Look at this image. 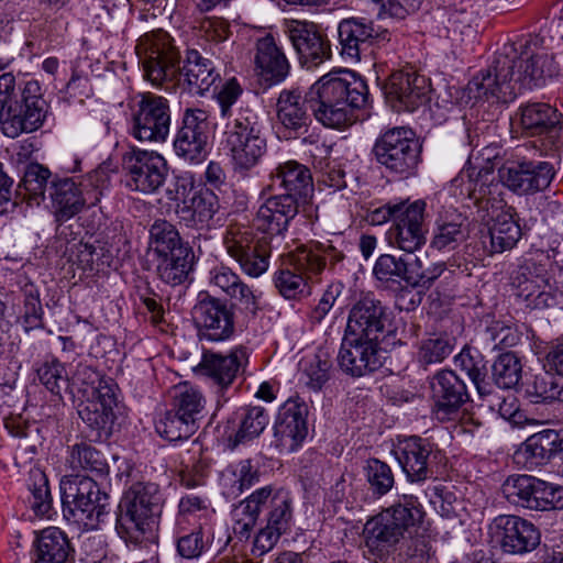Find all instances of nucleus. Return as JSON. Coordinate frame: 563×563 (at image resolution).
<instances>
[{
    "label": "nucleus",
    "mask_w": 563,
    "mask_h": 563,
    "mask_svg": "<svg viewBox=\"0 0 563 563\" xmlns=\"http://www.w3.org/2000/svg\"><path fill=\"white\" fill-rule=\"evenodd\" d=\"M368 87L351 70L329 73L317 80L303 96L299 89H283L276 102V117L286 139H296L308 131L311 117L324 126L343 129L351 124L353 110L365 107Z\"/></svg>",
    "instance_id": "1"
},
{
    "label": "nucleus",
    "mask_w": 563,
    "mask_h": 563,
    "mask_svg": "<svg viewBox=\"0 0 563 563\" xmlns=\"http://www.w3.org/2000/svg\"><path fill=\"white\" fill-rule=\"evenodd\" d=\"M560 74L554 57L544 47V38L528 34L519 41L505 45L495 56L492 66L468 84L476 97H495L501 101L516 98L523 89L544 84L547 78Z\"/></svg>",
    "instance_id": "2"
},
{
    "label": "nucleus",
    "mask_w": 563,
    "mask_h": 563,
    "mask_svg": "<svg viewBox=\"0 0 563 563\" xmlns=\"http://www.w3.org/2000/svg\"><path fill=\"white\" fill-rule=\"evenodd\" d=\"M163 509V496L154 483H135L122 496L115 520V531L135 548L155 539V530Z\"/></svg>",
    "instance_id": "3"
},
{
    "label": "nucleus",
    "mask_w": 563,
    "mask_h": 563,
    "mask_svg": "<svg viewBox=\"0 0 563 563\" xmlns=\"http://www.w3.org/2000/svg\"><path fill=\"white\" fill-rule=\"evenodd\" d=\"M51 176L48 168L37 164V187H43L37 198L44 199L45 192H48L58 222L71 219L86 206H96L107 187V176L102 170L88 174L80 184L73 178L54 177L49 180Z\"/></svg>",
    "instance_id": "4"
},
{
    "label": "nucleus",
    "mask_w": 563,
    "mask_h": 563,
    "mask_svg": "<svg viewBox=\"0 0 563 563\" xmlns=\"http://www.w3.org/2000/svg\"><path fill=\"white\" fill-rule=\"evenodd\" d=\"M423 517V508L416 496L400 495L397 501L365 523L367 547L372 551L388 554L401 540L417 530Z\"/></svg>",
    "instance_id": "5"
},
{
    "label": "nucleus",
    "mask_w": 563,
    "mask_h": 563,
    "mask_svg": "<svg viewBox=\"0 0 563 563\" xmlns=\"http://www.w3.org/2000/svg\"><path fill=\"white\" fill-rule=\"evenodd\" d=\"M344 253L331 242L312 243L299 249L291 258L290 267L280 268L274 274V285L286 299H298L310 295L308 279L319 275L325 267H334L343 261Z\"/></svg>",
    "instance_id": "6"
},
{
    "label": "nucleus",
    "mask_w": 563,
    "mask_h": 563,
    "mask_svg": "<svg viewBox=\"0 0 563 563\" xmlns=\"http://www.w3.org/2000/svg\"><path fill=\"white\" fill-rule=\"evenodd\" d=\"M224 123L223 148L228 152L235 174L247 176L265 156L267 140L258 113L244 111Z\"/></svg>",
    "instance_id": "7"
},
{
    "label": "nucleus",
    "mask_w": 563,
    "mask_h": 563,
    "mask_svg": "<svg viewBox=\"0 0 563 563\" xmlns=\"http://www.w3.org/2000/svg\"><path fill=\"white\" fill-rule=\"evenodd\" d=\"M136 52L143 66L144 78L153 86L173 82L180 74V52L174 38L158 29L140 37Z\"/></svg>",
    "instance_id": "8"
},
{
    "label": "nucleus",
    "mask_w": 563,
    "mask_h": 563,
    "mask_svg": "<svg viewBox=\"0 0 563 563\" xmlns=\"http://www.w3.org/2000/svg\"><path fill=\"white\" fill-rule=\"evenodd\" d=\"M60 492L64 510L85 526H98L110 511V496L89 476L60 482Z\"/></svg>",
    "instance_id": "9"
},
{
    "label": "nucleus",
    "mask_w": 563,
    "mask_h": 563,
    "mask_svg": "<svg viewBox=\"0 0 563 563\" xmlns=\"http://www.w3.org/2000/svg\"><path fill=\"white\" fill-rule=\"evenodd\" d=\"M373 153L388 173L408 178L420 163L421 146L410 129L393 128L375 142Z\"/></svg>",
    "instance_id": "10"
},
{
    "label": "nucleus",
    "mask_w": 563,
    "mask_h": 563,
    "mask_svg": "<svg viewBox=\"0 0 563 563\" xmlns=\"http://www.w3.org/2000/svg\"><path fill=\"white\" fill-rule=\"evenodd\" d=\"M15 78L11 73L0 75V125L4 135L16 137L35 131V84L27 81L20 99H14Z\"/></svg>",
    "instance_id": "11"
},
{
    "label": "nucleus",
    "mask_w": 563,
    "mask_h": 563,
    "mask_svg": "<svg viewBox=\"0 0 563 563\" xmlns=\"http://www.w3.org/2000/svg\"><path fill=\"white\" fill-rule=\"evenodd\" d=\"M520 125L529 136H537L536 147L545 155L563 150V114L545 102H531L520 107Z\"/></svg>",
    "instance_id": "12"
},
{
    "label": "nucleus",
    "mask_w": 563,
    "mask_h": 563,
    "mask_svg": "<svg viewBox=\"0 0 563 563\" xmlns=\"http://www.w3.org/2000/svg\"><path fill=\"white\" fill-rule=\"evenodd\" d=\"M121 164L125 187L144 195L156 192L168 174L167 163L161 154L135 146L122 154Z\"/></svg>",
    "instance_id": "13"
},
{
    "label": "nucleus",
    "mask_w": 563,
    "mask_h": 563,
    "mask_svg": "<svg viewBox=\"0 0 563 563\" xmlns=\"http://www.w3.org/2000/svg\"><path fill=\"white\" fill-rule=\"evenodd\" d=\"M551 265L550 255L536 251L518 266L512 275V285L517 296L522 298L531 309L550 307L553 296L547 290L549 284L548 268Z\"/></svg>",
    "instance_id": "14"
},
{
    "label": "nucleus",
    "mask_w": 563,
    "mask_h": 563,
    "mask_svg": "<svg viewBox=\"0 0 563 563\" xmlns=\"http://www.w3.org/2000/svg\"><path fill=\"white\" fill-rule=\"evenodd\" d=\"M553 163L519 158L509 161L499 169L503 184L519 196H531L547 190L556 176Z\"/></svg>",
    "instance_id": "15"
},
{
    "label": "nucleus",
    "mask_w": 563,
    "mask_h": 563,
    "mask_svg": "<svg viewBox=\"0 0 563 563\" xmlns=\"http://www.w3.org/2000/svg\"><path fill=\"white\" fill-rule=\"evenodd\" d=\"M191 314L200 341L223 342L234 334V312L219 298L200 292Z\"/></svg>",
    "instance_id": "16"
},
{
    "label": "nucleus",
    "mask_w": 563,
    "mask_h": 563,
    "mask_svg": "<svg viewBox=\"0 0 563 563\" xmlns=\"http://www.w3.org/2000/svg\"><path fill=\"white\" fill-rule=\"evenodd\" d=\"M169 126L168 100L162 96L144 93L132 115L131 134L141 142H165Z\"/></svg>",
    "instance_id": "17"
},
{
    "label": "nucleus",
    "mask_w": 563,
    "mask_h": 563,
    "mask_svg": "<svg viewBox=\"0 0 563 563\" xmlns=\"http://www.w3.org/2000/svg\"><path fill=\"white\" fill-rule=\"evenodd\" d=\"M284 32L303 66L308 68L317 67L331 58L330 41L316 23L294 19L286 20Z\"/></svg>",
    "instance_id": "18"
},
{
    "label": "nucleus",
    "mask_w": 563,
    "mask_h": 563,
    "mask_svg": "<svg viewBox=\"0 0 563 563\" xmlns=\"http://www.w3.org/2000/svg\"><path fill=\"white\" fill-rule=\"evenodd\" d=\"M209 114L199 108H187L181 126L174 140L176 154L191 164H200L207 158Z\"/></svg>",
    "instance_id": "19"
},
{
    "label": "nucleus",
    "mask_w": 563,
    "mask_h": 563,
    "mask_svg": "<svg viewBox=\"0 0 563 563\" xmlns=\"http://www.w3.org/2000/svg\"><path fill=\"white\" fill-rule=\"evenodd\" d=\"M493 540L505 553L522 554L534 550L541 540L539 529L515 515H501L489 525Z\"/></svg>",
    "instance_id": "20"
},
{
    "label": "nucleus",
    "mask_w": 563,
    "mask_h": 563,
    "mask_svg": "<svg viewBox=\"0 0 563 563\" xmlns=\"http://www.w3.org/2000/svg\"><path fill=\"white\" fill-rule=\"evenodd\" d=\"M384 93L395 111L413 112L428 102L429 82L416 71L398 70L388 77Z\"/></svg>",
    "instance_id": "21"
},
{
    "label": "nucleus",
    "mask_w": 563,
    "mask_h": 563,
    "mask_svg": "<svg viewBox=\"0 0 563 563\" xmlns=\"http://www.w3.org/2000/svg\"><path fill=\"white\" fill-rule=\"evenodd\" d=\"M424 211L426 202L422 200L405 203L387 232L389 244L407 253L420 250L427 241Z\"/></svg>",
    "instance_id": "22"
},
{
    "label": "nucleus",
    "mask_w": 563,
    "mask_h": 563,
    "mask_svg": "<svg viewBox=\"0 0 563 563\" xmlns=\"http://www.w3.org/2000/svg\"><path fill=\"white\" fill-rule=\"evenodd\" d=\"M338 364L342 372L352 377H362L377 371L383 365L378 342L344 333Z\"/></svg>",
    "instance_id": "23"
},
{
    "label": "nucleus",
    "mask_w": 563,
    "mask_h": 563,
    "mask_svg": "<svg viewBox=\"0 0 563 563\" xmlns=\"http://www.w3.org/2000/svg\"><path fill=\"white\" fill-rule=\"evenodd\" d=\"M249 361L244 346L233 347L228 354L205 350L196 372L212 379L221 388H228Z\"/></svg>",
    "instance_id": "24"
},
{
    "label": "nucleus",
    "mask_w": 563,
    "mask_h": 563,
    "mask_svg": "<svg viewBox=\"0 0 563 563\" xmlns=\"http://www.w3.org/2000/svg\"><path fill=\"white\" fill-rule=\"evenodd\" d=\"M386 321V309L382 302L365 296L352 306L344 333L377 341Z\"/></svg>",
    "instance_id": "25"
},
{
    "label": "nucleus",
    "mask_w": 563,
    "mask_h": 563,
    "mask_svg": "<svg viewBox=\"0 0 563 563\" xmlns=\"http://www.w3.org/2000/svg\"><path fill=\"white\" fill-rule=\"evenodd\" d=\"M298 213V201L291 195H276L267 198L257 209L253 219L256 230L280 235L287 231L290 221Z\"/></svg>",
    "instance_id": "26"
},
{
    "label": "nucleus",
    "mask_w": 563,
    "mask_h": 563,
    "mask_svg": "<svg viewBox=\"0 0 563 563\" xmlns=\"http://www.w3.org/2000/svg\"><path fill=\"white\" fill-rule=\"evenodd\" d=\"M434 405L432 411L440 421L451 419V415L468 399L466 386L462 379L449 369L440 371L431 382Z\"/></svg>",
    "instance_id": "27"
},
{
    "label": "nucleus",
    "mask_w": 563,
    "mask_h": 563,
    "mask_svg": "<svg viewBox=\"0 0 563 563\" xmlns=\"http://www.w3.org/2000/svg\"><path fill=\"white\" fill-rule=\"evenodd\" d=\"M521 238V228L510 208L497 214L493 224L479 233L478 257L509 251Z\"/></svg>",
    "instance_id": "28"
},
{
    "label": "nucleus",
    "mask_w": 563,
    "mask_h": 563,
    "mask_svg": "<svg viewBox=\"0 0 563 563\" xmlns=\"http://www.w3.org/2000/svg\"><path fill=\"white\" fill-rule=\"evenodd\" d=\"M254 67L257 76L269 85L284 81L290 71V64L271 34L260 37L254 47Z\"/></svg>",
    "instance_id": "29"
},
{
    "label": "nucleus",
    "mask_w": 563,
    "mask_h": 563,
    "mask_svg": "<svg viewBox=\"0 0 563 563\" xmlns=\"http://www.w3.org/2000/svg\"><path fill=\"white\" fill-rule=\"evenodd\" d=\"M431 452V443L418 435H411L400 442L395 454L409 482H423L432 476V471L428 466Z\"/></svg>",
    "instance_id": "30"
},
{
    "label": "nucleus",
    "mask_w": 563,
    "mask_h": 563,
    "mask_svg": "<svg viewBox=\"0 0 563 563\" xmlns=\"http://www.w3.org/2000/svg\"><path fill=\"white\" fill-rule=\"evenodd\" d=\"M341 55L351 60L358 62L372 45L377 32L373 22L365 19H344L338 26Z\"/></svg>",
    "instance_id": "31"
},
{
    "label": "nucleus",
    "mask_w": 563,
    "mask_h": 563,
    "mask_svg": "<svg viewBox=\"0 0 563 563\" xmlns=\"http://www.w3.org/2000/svg\"><path fill=\"white\" fill-rule=\"evenodd\" d=\"M219 210L218 197L210 190L195 192L189 200L177 205L176 214L180 223L187 228L206 229Z\"/></svg>",
    "instance_id": "32"
},
{
    "label": "nucleus",
    "mask_w": 563,
    "mask_h": 563,
    "mask_svg": "<svg viewBox=\"0 0 563 563\" xmlns=\"http://www.w3.org/2000/svg\"><path fill=\"white\" fill-rule=\"evenodd\" d=\"M98 400L89 402L78 413L85 422H115L128 418V408L118 401L114 388L106 380H100L96 387Z\"/></svg>",
    "instance_id": "33"
},
{
    "label": "nucleus",
    "mask_w": 563,
    "mask_h": 563,
    "mask_svg": "<svg viewBox=\"0 0 563 563\" xmlns=\"http://www.w3.org/2000/svg\"><path fill=\"white\" fill-rule=\"evenodd\" d=\"M467 218L462 213L440 216L433 227L431 247L438 251H454L468 238Z\"/></svg>",
    "instance_id": "34"
},
{
    "label": "nucleus",
    "mask_w": 563,
    "mask_h": 563,
    "mask_svg": "<svg viewBox=\"0 0 563 563\" xmlns=\"http://www.w3.org/2000/svg\"><path fill=\"white\" fill-rule=\"evenodd\" d=\"M179 75L184 76L190 90L198 95H205L221 79L212 62L197 49L187 51Z\"/></svg>",
    "instance_id": "35"
},
{
    "label": "nucleus",
    "mask_w": 563,
    "mask_h": 563,
    "mask_svg": "<svg viewBox=\"0 0 563 563\" xmlns=\"http://www.w3.org/2000/svg\"><path fill=\"white\" fill-rule=\"evenodd\" d=\"M272 188L285 191L284 195L307 196L313 190L312 176L310 170L296 161H288L279 164L272 173Z\"/></svg>",
    "instance_id": "36"
},
{
    "label": "nucleus",
    "mask_w": 563,
    "mask_h": 563,
    "mask_svg": "<svg viewBox=\"0 0 563 563\" xmlns=\"http://www.w3.org/2000/svg\"><path fill=\"white\" fill-rule=\"evenodd\" d=\"M530 464H542L555 454H563V430H543L530 435L517 453Z\"/></svg>",
    "instance_id": "37"
},
{
    "label": "nucleus",
    "mask_w": 563,
    "mask_h": 563,
    "mask_svg": "<svg viewBox=\"0 0 563 563\" xmlns=\"http://www.w3.org/2000/svg\"><path fill=\"white\" fill-rule=\"evenodd\" d=\"M254 232L245 224L231 223L227 227L223 234V245L229 254L236 263H239L242 272H257L260 267H264L262 260L257 261L256 264H250L246 260H243V254L247 255L250 247L257 242Z\"/></svg>",
    "instance_id": "38"
},
{
    "label": "nucleus",
    "mask_w": 563,
    "mask_h": 563,
    "mask_svg": "<svg viewBox=\"0 0 563 563\" xmlns=\"http://www.w3.org/2000/svg\"><path fill=\"white\" fill-rule=\"evenodd\" d=\"M194 258L191 249H178L174 253L157 256V275L168 285H180L187 280L192 269Z\"/></svg>",
    "instance_id": "39"
},
{
    "label": "nucleus",
    "mask_w": 563,
    "mask_h": 563,
    "mask_svg": "<svg viewBox=\"0 0 563 563\" xmlns=\"http://www.w3.org/2000/svg\"><path fill=\"white\" fill-rule=\"evenodd\" d=\"M70 544L67 536L57 527L37 532V563H70Z\"/></svg>",
    "instance_id": "40"
},
{
    "label": "nucleus",
    "mask_w": 563,
    "mask_h": 563,
    "mask_svg": "<svg viewBox=\"0 0 563 563\" xmlns=\"http://www.w3.org/2000/svg\"><path fill=\"white\" fill-rule=\"evenodd\" d=\"M305 143H309L313 148L309 150L311 157L314 161L316 167L320 168V181L334 190H341L346 187V175L341 164L336 162H325L323 159L330 155L331 148L324 144L319 143L313 135L303 139Z\"/></svg>",
    "instance_id": "41"
},
{
    "label": "nucleus",
    "mask_w": 563,
    "mask_h": 563,
    "mask_svg": "<svg viewBox=\"0 0 563 563\" xmlns=\"http://www.w3.org/2000/svg\"><path fill=\"white\" fill-rule=\"evenodd\" d=\"M454 362L468 376L481 396L493 393V385L487 379L486 362L477 350L464 347L455 356Z\"/></svg>",
    "instance_id": "42"
},
{
    "label": "nucleus",
    "mask_w": 563,
    "mask_h": 563,
    "mask_svg": "<svg viewBox=\"0 0 563 563\" xmlns=\"http://www.w3.org/2000/svg\"><path fill=\"white\" fill-rule=\"evenodd\" d=\"M35 152V135H30L19 142L15 161L20 168L23 169V177L18 186V196L30 202L35 197V161L33 154Z\"/></svg>",
    "instance_id": "43"
},
{
    "label": "nucleus",
    "mask_w": 563,
    "mask_h": 563,
    "mask_svg": "<svg viewBox=\"0 0 563 563\" xmlns=\"http://www.w3.org/2000/svg\"><path fill=\"white\" fill-rule=\"evenodd\" d=\"M534 485V476L516 475L508 477L503 484L501 489L509 503L530 510H539V506H536L538 499Z\"/></svg>",
    "instance_id": "44"
},
{
    "label": "nucleus",
    "mask_w": 563,
    "mask_h": 563,
    "mask_svg": "<svg viewBox=\"0 0 563 563\" xmlns=\"http://www.w3.org/2000/svg\"><path fill=\"white\" fill-rule=\"evenodd\" d=\"M534 485V476L516 475L508 477L503 484L501 489L509 503L530 510H539V506H536L538 499Z\"/></svg>",
    "instance_id": "45"
},
{
    "label": "nucleus",
    "mask_w": 563,
    "mask_h": 563,
    "mask_svg": "<svg viewBox=\"0 0 563 563\" xmlns=\"http://www.w3.org/2000/svg\"><path fill=\"white\" fill-rule=\"evenodd\" d=\"M230 34V24L222 18H205L198 27L199 37L209 44V48L214 56L223 60L228 58V55L223 54V49Z\"/></svg>",
    "instance_id": "46"
},
{
    "label": "nucleus",
    "mask_w": 563,
    "mask_h": 563,
    "mask_svg": "<svg viewBox=\"0 0 563 563\" xmlns=\"http://www.w3.org/2000/svg\"><path fill=\"white\" fill-rule=\"evenodd\" d=\"M150 244L157 256L174 253L178 249H191L183 242L175 225L166 220H156L152 224Z\"/></svg>",
    "instance_id": "47"
},
{
    "label": "nucleus",
    "mask_w": 563,
    "mask_h": 563,
    "mask_svg": "<svg viewBox=\"0 0 563 563\" xmlns=\"http://www.w3.org/2000/svg\"><path fill=\"white\" fill-rule=\"evenodd\" d=\"M242 92L243 89L238 82V80L235 78H231L221 87L219 92L216 95V100L219 106V115L224 123H230L235 118H238V114L244 111H249L250 113H257V111H255L250 106L241 104L239 107H235V103L238 102Z\"/></svg>",
    "instance_id": "48"
},
{
    "label": "nucleus",
    "mask_w": 563,
    "mask_h": 563,
    "mask_svg": "<svg viewBox=\"0 0 563 563\" xmlns=\"http://www.w3.org/2000/svg\"><path fill=\"white\" fill-rule=\"evenodd\" d=\"M465 177H467L465 189L470 201L475 202L497 194L498 184L494 183V175L490 169L470 168L460 174L462 181Z\"/></svg>",
    "instance_id": "49"
},
{
    "label": "nucleus",
    "mask_w": 563,
    "mask_h": 563,
    "mask_svg": "<svg viewBox=\"0 0 563 563\" xmlns=\"http://www.w3.org/2000/svg\"><path fill=\"white\" fill-rule=\"evenodd\" d=\"M69 464L73 470H85L99 477H106L109 474V464L104 456L95 448L84 443L73 446Z\"/></svg>",
    "instance_id": "50"
},
{
    "label": "nucleus",
    "mask_w": 563,
    "mask_h": 563,
    "mask_svg": "<svg viewBox=\"0 0 563 563\" xmlns=\"http://www.w3.org/2000/svg\"><path fill=\"white\" fill-rule=\"evenodd\" d=\"M522 365L512 352L500 354L492 366V377L496 386L511 389L521 380Z\"/></svg>",
    "instance_id": "51"
},
{
    "label": "nucleus",
    "mask_w": 563,
    "mask_h": 563,
    "mask_svg": "<svg viewBox=\"0 0 563 563\" xmlns=\"http://www.w3.org/2000/svg\"><path fill=\"white\" fill-rule=\"evenodd\" d=\"M174 399L176 415L180 422H196L203 418L200 413L205 407V399L198 389L187 385L180 386Z\"/></svg>",
    "instance_id": "52"
},
{
    "label": "nucleus",
    "mask_w": 563,
    "mask_h": 563,
    "mask_svg": "<svg viewBox=\"0 0 563 563\" xmlns=\"http://www.w3.org/2000/svg\"><path fill=\"white\" fill-rule=\"evenodd\" d=\"M372 5L379 19L405 20L416 13L423 0H361Z\"/></svg>",
    "instance_id": "53"
},
{
    "label": "nucleus",
    "mask_w": 563,
    "mask_h": 563,
    "mask_svg": "<svg viewBox=\"0 0 563 563\" xmlns=\"http://www.w3.org/2000/svg\"><path fill=\"white\" fill-rule=\"evenodd\" d=\"M365 476L369 490L376 497L386 495L395 485V477L390 466L378 459H369L367 461Z\"/></svg>",
    "instance_id": "54"
},
{
    "label": "nucleus",
    "mask_w": 563,
    "mask_h": 563,
    "mask_svg": "<svg viewBox=\"0 0 563 563\" xmlns=\"http://www.w3.org/2000/svg\"><path fill=\"white\" fill-rule=\"evenodd\" d=\"M266 525L273 526L287 533L292 520V499L287 492L277 490L271 498Z\"/></svg>",
    "instance_id": "55"
},
{
    "label": "nucleus",
    "mask_w": 563,
    "mask_h": 563,
    "mask_svg": "<svg viewBox=\"0 0 563 563\" xmlns=\"http://www.w3.org/2000/svg\"><path fill=\"white\" fill-rule=\"evenodd\" d=\"M558 378L550 371H540L526 383V394L534 402L554 400Z\"/></svg>",
    "instance_id": "56"
},
{
    "label": "nucleus",
    "mask_w": 563,
    "mask_h": 563,
    "mask_svg": "<svg viewBox=\"0 0 563 563\" xmlns=\"http://www.w3.org/2000/svg\"><path fill=\"white\" fill-rule=\"evenodd\" d=\"M453 350V345L445 336H432L421 341L418 360L423 365L441 363Z\"/></svg>",
    "instance_id": "57"
},
{
    "label": "nucleus",
    "mask_w": 563,
    "mask_h": 563,
    "mask_svg": "<svg viewBox=\"0 0 563 563\" xmlns=\"http://www.w3.org/2000/svg\"><path fill=\"white\" fill-rule=\"evenodd\" d=\"M308 435V424H274L273 444L280 451H295Z\"/></svg>",
    "instance_id": "58"
},
{
    "label": "nucleus",
    "mask_w": 563,
    "mask_h": 563,
    "mask_svg": "<svg viewBox=\"0 0 563 563\" xmlns=\"http://www.w3.org/2000/svg\"><path fill=\"white\" fill-rule=\"evenodd\" d=\"M406 261L391 254H382L373 268V274L379 282L397 283L404 280Z\"/></svg>",
    "instance_id": "59"
},
{
    "label": "nucleus",
    "mask_w": 563,
    "mask_h": 563,
    "mask_svg": "<svg viewBox=\"0 0 563 563\" xmlns=\"http://www.w3.org/2000/svg\"><path fill=\"white\" fill-rule=\"evenodd\" d=\"M331 366L332 363L325 352L317 353L305 367L307 386L314 391L320 390L329 379Z\"/></svg>",
    "instance_id": "60"
},
{
    "label": "nucleus",
    "mask_w": 563,
    "mask_h": 563,
    "mask_svg": "<svg viewBox=\"0 0 563 563\" xmlns=\"http://www.w3.org/2000/svg\"><path fill=\"white\" fill-rule=\"evenodd\" d=\"M263 430L264 427L260 424H239L238 428L228 424L221 434V441L227 449L233 451L238 445L258 437Z\"/></svg>",
    "instance_id": "61"
},
{
    "label": "nucleus",
    "mask_w": 563,
    "mask_h": 563,
    "mask_svg": "<svg viewBox=\"0 0 563 563\" xmlns=\"http://www.w3.org/2000/svg\"><path fill=\"white\" fill-rule=\"evenodd\" d=\"M37 377L45 389L53 395V400L60 402V384L65 383L62 365L55 362L45 364L37 369Z\"/></svg>",
    "instance_id": "62"
},
{
    "label": "nucleus",
    "mask_w": 563,
    "mask_h": 563,
    "mask_svg": "<svg viewBox=\"0 0 563 563\" xmlns=\"http://www.w3.org/2000/svg\"><path fill=\"white\" fill-rule=\"evenodd\" d=\"M228 296L250 313L255 314L260 309L258 297L255 291L241 278Z\"/></svg>",
    "instance_id": "63"
},
{
    "label": "nucleus",
    "mask_w": 563,
    "mask_h": 563,
    "mask_svg": "<svg viewBox=\"0 0 563 563\" xmlns=\"http://www.w3.org/2000/svg\"><path fill=\"white\" fill-rule=\"evenodd\" d=\"M203 534L201 530L192 531L189 534L178 539L177 551L185 559H196L201 555L205 550Z\"/></svg>",
    "instance_id": "64"
}]
</instances>
